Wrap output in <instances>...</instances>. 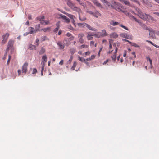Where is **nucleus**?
<instances>
[{"mask_svg": "<svg viewBox=\"0 0 159 159\" xmlns=\"http://www.w3.org/2000/svg\"><path fill=\"white\" fill-rule=\"evenodd\" d=\"M67 5L73 11L78 12L79 13V19L81 21H84L86 20V18L85 17L82 18L81 17L80 13H81V10L79 8L76 7L75 5L72 3L70 1H68L67 2Z\"/></svg>", "mask_w": 159, "mask_h": 159, "instance_id": "obj_1", "label": "nucleus"}, {"mask_svg": "<svg viewBox=\"0 0 159 159\" xmlns=\"http://www.w3.org/2000/svg\"><path fill=\"white\" fill-rule=\"evenodd\" d=\"M118 12H124V10L125 9L124 7L120 3L116 2H114L112 6Z\"/></svg>", "mask_w": 159, "mask_h": 159, "instance_id": "obj_2", "label": "nucleus"}, {"mask_svg": "<svg viewBox=\"0 0 159 159\" xmlns=\"http://www.w3.org/2000/svg\"><path fill=\"white\" fill-rule=\"evenodd\" d=\"M28 63L25 62L23 65L22 67V70H20V69L18 70V72L19 75H20L21 74L24 75L25 74L27 71V67L28 66Z\"/></svg>", "mask_w": 159, "mask_h": 159, "instance_id": "obj_3", "label": "nucleus"}, {"mask_svg": "<svg viewBox=\"0 0 159 159\" xmlns=\"http://www.w3.org/2000/svg\"><path fill=\"white\" fill-rule=\"evenodd\" d=\"M113 48H115V50L114 54L111 56L112 61L115 62L116 60V53L117 52L118 48L117 47H116V44L115 43L113 44Z\"/></svg>", "mask_w": 159, "mask_h": 159, "instance_id": "obj_4", "label": "nucleus"}, {"mask_svg": "<svg viewBox=\"0 0 159 159\" xmlns=\"http://www.w3.org/2000/svg\"><path fill=\"white\" fill-rule=\"evenodd\" d=\"M138 16L142 19L146 20L147 14L142 12L141 11L139 10H138Z\"/></svg>", "mask_w": 159, "mask_h": 159, "instance_id": "obj_5", "label": "nucleus"}, {"mask_svg": "<svg viewBox=\"0 0 159 159\" xmlns=\"http://www.w3.org/2000/svg\"><path fill=\"white\" fill-rule=\"evenodd\" d=\"M78 25L79 26H82V25H83L84 26L86 27L89 30L92 31H96L97 30L96 29L93 28L90 25L85 23H84L82 24H78Z\"/></svg>", "mask_w": 159, "mask_h": 159, "instance_id": "obj_6", "label": "nucleus"}, {"mask_svg": "<svg viewBox=\"0 0 159 159\" xmlns=\"http://www.w3.org/2000/svg\"><path fill=\"white\" fill-rule=\"evenodd\" d=\"M120 36L121 37L128 39H132V37L131 35H128L127 33H120Z\"/></svg>", "mask_w": 159, "mask_h": 159, "instance_id": "obj_7", "label": "nucleus"}, {"mask_svg": "<svg viewBox=\"0 0 159 159\" xmlns=\"http://www.w3.org/2000/svg\"><path fill=\"white\" fill-rule=\"evenodd\" d=\"M9 35V34L8 33H7L2 36V38L3 40L2 41V43L3 44H5L7 42Z\"/></svg>", "mask_w": 159, "mask_h": 159, "instance_id": "obj_8", "label": "nucleus"}, {"mask_svg": "<svg viewBox=\"0 0 159 159\" xmlns=\"http://www.w3.org/2000/svg\"><path fill=\"white\" fill-rule=\"evenodd\" d=\"M14 41L12 40H10L9 41L8 43V46L7 49L8 50L9 49L12 48L13 47Z\"/></svg>", "mask_w": 159, "mask_h": 159, "instance_id": "obj_9", "label": "nucleus"}, {"mask_svg": "<svg viewBox=\"0 0 159 159\" xmlns=\"http://www.w3.org/2000/svg\"><path fill=\"white\" fill-rule=\"evenodd\" d=\"M59 16H60V18L64 20L66 23H68L70 22V19L66 16L63 15L61 14H59Z\"/></svg>", "mask_w": 159, "mask_h": 159, "instance_id": "obj_10", "label": "nucleus"}, {"mask_svg": "<svg viewBox=\"0 0 159 159\" xmlns=\"http://www.w3.org/2000/svg\"><path fill=\"white\" fill-rule=\"evenodd\" d=\"M62 13H63L65 15H67L71 19H72V22H75L74 19L75 18V16H74V15H73L72 14H69V13L66 12H62Z\"/></svg>", "mask_w": 159, "mask_h": 159, "instance_id": "obj_11", "label": "nucleus"}, {"mask_svg": "<svg viewBox=\"0 0 159 159\" xmlns=\"http://www.w3.org/2000/svg\"><path fill=\"white\" fill-rule=\"evenodd\" d=\"M84 34L81 33L78 35V37L79 38V41L81 43H83L84 42V39L83 38L84 36Z\"/></svg>", "mask_w": 159, "mask_h": 159, "instance_id": "obj_12", "label": "nucleus"}, {"mask_svg": "<svg viewBox=\"0 0 159 159\" xmlns=\"http://www.w3.org/2000/svg\"><path fill=\"white\" fill-rule=\"evenodd\" d=\"M100 33L101 37H105L108 35L105 29L102 30Z\"/></svg>", "mask_w": 159, "mask_h": 159, "instance_id": "obj_13", "label": "nucleus"}, {"mask_svg": "<svg viewBox=\"0 0 159 159\" xmlns=\"http://www.w3.org/2000/svg\"><path fill=\"white\" fill-rule=\"evenodd\" d=\"M93 16L96 18H98L99 16H101V14L97 11H95L93 12Z\"/></svg>", "mask_w": 159, "mask_h": 159, "instance_id": "obj_14", "label": "nucleus"}, {"mask_svg": "<svg viewBox=\"0 0 159 159\" xmlns=\"http://www.w3.org/2000/svg\"><path fill=\"white\" fill-rule=\"evenodd\" d=\"M51 30V27H48L42 29L40 30L41 31H43L45 32H49Z\"/></svg>", "mask_w": 159, "mask_h": 159, "instance_id": "obj_15", "label": "nucleus"}, {"mask_svg": "<svg viewBox=\"0 0 159 159\" xmlns=\"http://www.w3.org/2000/svg\"><path fill=\"white\" fill-rule=\"evenodd\" d=\"M42 58L43 61H42L41 63V64L42 66H43L42 63H44V66L45 63V62H46L47 61V57L46 56V55H44L42 57Z\"/></svg>", "mask_w": 159, "mask_h": 159, "instance_id": "obj_16", "label": "nucleus"}, {"mask_svg": "<svg viewBox=\"0 0 159 159\" xmlns=\"http://www.w3.org/2000/svg\"><path fill=\"white\" fill-rule=\"evenodd\" d=\"M93 2L94 4L98 7H100L101 8H102V7L100 3H99L97 0H93Z\"/></svg>", "mask_w": 159, "mask_h": 159, "instance_id": "obj_17", "label": "nucleus"}, {"mask_svg": "<svg viewBox=\"0 0 159 159\" xmlns=\"http://www.w3.org/2000/svg\"><path fill=\"white\" fill-rule=\"evenodd\" d=\"M110 24L111 25L115 26L119 25L120 23L119 22L115 21L113 20H112L110 22Z\"/></svg>", "mask_w": 159, "mask_h": 159, "instance_id": "obj_18", "label": "nucleus"}, {"mask_svg": "<svg viewBox=\"0 0 159 159\" xmlns=\"http://www.w3.org/2000/svg\"><path fill=\"white\" fill-rule=\"evenodd\" d=\"M57 44L59 46L60 48L62 49H64L65 45L64 44H63L61 41H58L57 43Z\"/></svg>", "mask_w": 159, "mask_h": 159, "instance_id": "obj_19", "label": "nucleus"}, {"mask_svg": "<svg viewBox=\"0 0 159 159\" xmlns=\"http://www.w3.org/2000/svg\"><path fill=\"white\" fill-rule=\"evenodd\" d=\"M118 37V35L116 33H113L110 34V37L111 38H116Z\"/></svg>", "mask_w": 159, "mask_h": 159, "instance_id": "obj_20", "label": "nucleus"}, {"mask_svg": "<svg viewBox=\"0 0 159 159\" xmlns=\"http://www.w3.org/2000/svg\"><path fill=\"white\" fill-rule=\"evenodd\" d=\"M87 38L88 40H91L93 39L92 36L93 35L90 32L87 33Z\"/></svg>", "mask_w": 159, "mask_h": 159, "instance_id": "obj_21", "label": "nucleus"}, {"mask_svg": "<svg viewBox=\"0 0 159 159\" xmlns=\"http://www.w3.org/2000/svg\"><path fill=\"white\" fill-rule=\"evenodd\" d=\"M37 19L38 20L40 21L41 22H43V20L45 19V17L44 16H41L37 17Z\"/></svg>", "mask_w": 159, "mask_h": 159, "instance_id": "obj_22", "label": "nucleus"}, {"mask_svg": "<svg viewBox=\"0 0 159 159\" xmlns=\"http://www.w3.org/2000/svg\"><path fill=\"white\" fill-rule=\"evenodd\" d=\"M147 18H146V20L150 21H152L154 20V19L152 17L149 15H147Z\"/></svg>", "mask_w": 159, "mask_h": 159, "instance_id": "obj_23", "label": "nucleus"}, {"mask_svg": "<svg viewBox=\"0 0 159 159\" xmlns=\"http://www.w3.org/2000/svg\"><path fill=\"white\" fill-rule=\"evenodd\" d=\"M120 2H123L124 4L126 5H128L129 6H130V3L128 1L126 0H123L122 1H121Z\"/></svg>", "mask_w": 159, "mask_h": 159, "instance_id": "obj_24", "label": "nucleus"}, {"mask_svg": "<svg viewBox=\"0 0 159 159\" xmlns=\"http://www.w3.org/2000/svg\"><path fill=\"white\" fill-rule=\"evenodd\" d=\"M39 30H35L34 28L30 27V34H33L37 32Z\"/></svg>", "mask_w": 159, "mask_h": 159, "instance_id": "obj_25", "label": "nucleus"}, {"mask_svg": "<svg viewBox=\"0 0 159 159\" xmlns=\"http://www.w3.org/2000/svg\"><path fill=\"white\" fill-rule=\"evenodd\" d=\"M41 24L42 25H48L50 24V22L49 20H43V22H41Z\"/></svg>", "mask_w": 159, "mask_h": 159, "instance_id": "obj_26", "label": "nucleus"}, {"mask_svg": "<svg viewBox=\"0 0 159 159\" xmlns=\"http://www.w3.org/2000/svg\"><path fill=\"white\" fill-rule=\"evenodd\" d=\"M112 44H109V51L107 52L108 54H110L113 51V50H111L112 48Z\"/></svg>", "mask_w": 159, "mask_h": 159, "instance_id": "obj_27", "label": "nucleus"}, {"mask_svg": "<svg viewBox=\"0 0 159 159\" xmlns=\"http://www.w3.org/2000/svg\"><path fill=\"white\" fill-rule=\"evenodd\" d=\"M100 33V32H98L97 33L94 34L93 35H94L96 37L100 38L101 37Z\"/></svg>", "mask_w": 159, "mask_h": 159, "instance_id": "obj_28", "label": "nucleus"}, {"mask_svg": "<svg viewBox=\"0 0 159 159\" xmlns=\"http://www.w3.org/2000/svg\"><path fill=\"white\" fill-rule=\"evenodd\" d=\"M109 44H112V45H113V43H113V40L112 39H109ZM116 44V45L117 44V46H119V44L118 43H115Z\"/></svg>", "mask_w": 159, "mask_h": 159, "instance_id": "obj_29", "label": "nucleus"}, {"mask_svg": "<svg viewBox=\"0 0 159 159\" xmlns=\"http://www.w3.org/2000/svg\"><path fill=\"white\" fill-rule=\"evenodd\" d=\"M75 51L76 49L75 48H72L70 50V52L72 55L73 54L75 53Z\"/></svg>", "mask_w": 159, "mask_h": 159, "instance_id": "obj_30", "label": "nucleus"}, {"mask_svg": "<svg viewBox=\"0 0 159 159\" xmlns=\"http://www.w3.org/2000/svg\"><path fill=\"white\" fill-rule=\"evenodd\" d=\"M48 38L46 36H45L42 37L41 38V40L42 41L46 40H48Z\"/></svg>", "mask_w": 159, "mask_h": 159, "instance_id": "obj_31", "label": "nucleus"}, {"mask_svg": "<svg viewBox=\"0 0 159 159\" xmlns=\"http://www.w3.org/2000/svg\"><path fill=\"white\" fill-rule=\"evenodd\" d=\"M78 58L79 60L82 62H84L85 61V60L83 57H81L80 56L78 57Z\"/></svg>", "mask_w": 159, "mask_h": 159, "instance_id": "obj_32", "label": "nucleus"}, {"mask_svg": "<svg viewBox=\"0 0 159 159\" xmlns=\"http://www.w3.org/2000/svg\"><path fill=\"white\" fill-rule=\"evenodd\" d=\"M131 45L132 46H134L135 47H137V48H139L140 47V46L139 45H138L137 44L135 43H131Z\"/></svg>", "mask_w": 159, "mask_h": 159, "instance_id": "obj_33", "label": "nucleus"}, {"mask_svg": "<svg viewBox=\"0 0 159 159\" xmlns=\"http://www.w3.org/2000/svg\"><path fill=\"white\" fill-rule=\"evenodd\" d=\"M76 65H77L76 62H74L73 63V66L71 67V69L73 70H74L75 69V68L76 66Z\"/></svg>", "mask_w": 159, "mask_h": 159, "instance_id": "obj_34", "label": "nucleus"}, {"mask_svg": "<svg viewBox=\"0 0 159 159\" xmlns=\"http://www.w3.org/2000/svg\"><path fill=\"white\" fill-rule=\"evenodd\" d=\"M45 49L44 48H41V50L39 52V53L40 54H43V53H44L45 52Z\"/></svg>", "mask_w": 159, "mask_h": 159, "instance_id": "obj_35", "label": "nucleus"}, {"mask_svg": "<svg viewBox=\"0 0 159 159\" xmlns=\"http://www.w3.org/2000/svg\"><path fill=\"white\" fill-rule=\"evenodd\" d=\"M88 47V46L87 45H85L84 44H83V45H81V46H80L79 47H78V48L79 49H81L83 48H87Z\"/></svg>", "mask_w": 159, "mask_h": 159, "instance_id": "obj_36", "label": "nucleus"}, {"mask_svg": "<svg viewBox=\"0 0 159 159\" xmlns=\"http://www.w3.org/2000/svg\"><path fill=\"white\" fill-rule=\"evenodd\" d=\"M77 2H78L79 4L81 5H82L84 7L85 6V3L82 2H81L80 0H76Z\"/></svg>", "mask_w": 159, "mask_h": 159, "instance_id": "obj_37", "label": "nucleus"}, {"mask_svg": "<svg viewBox=\"0 0 159 159\" xmlns=\"http://www.w3.org/2000/svg\"><path fill=\"white\" fill-rule=\"evenodd\" d=\"M91 53L89 51H88V52H86L84 53L85 56H86L87 55L89 56L90 55Z\"/></svg>", "mask_w": 159, "mask_h": 159, "instance_id": "obj_38", "label": "nucleus"}, {"mask_svg": "<svg viewBox=\"0 0 159 159\" xmlns=\"http://www.w3.org/2000/svg\"><path fill=\"white\" fill-rule=\"evenodd\" d=\"M42 64H43V66H42L41 71V73L42 76L43 75V71L44 68V63H43H43Z\"/></svg>", "mask_w": 159, "mask_h": 159, "instance_id": "obj_39", "label": "nucleus"}, {"mask_svg": "<svg viewBox=\"0 0 159 159\" xmlns=\"http://www.w3.org/2000/svg\"><path fill=\"white\" fill-rule=\"evenodd\" d=\"M58 29H59V26H58L56 28H55L53 30V31L55 33H57V32Z\"/></svg>", "mask_w": 159, "mask_h": 159, "instance_id": "obj_40", "label": "nucleus"}, {"mask_svg": "<svg viewBox=\"0 0 159 159\" xmlns=\"http://www.w3.org/2000/svg\"><path fill=\"white\" fill-rule=\"evenodd\" d=\"M120 26L127 30H129L128 28L122 25H120Z\"/></svg>", "mask_w": 159, "mask_h": 159, "instance_id": "obj_41", "label": "nucleus"}, {"mask_svg": "<svg viewBox=\"0 0 159 159\" xmlns=\"http://www.w3.org/2000/svg\"><path fill=\"white\" fill-rule=\"evenodd\" d=\"M37 72V70L35 69V68H34L33 69V71L32 73V74H35Z\"/></svg>", "mask_w": 159, "mask_h": 159, "instance_id": "obj_42", "label": "nucleus"}, {"mask_svg": "<svg viewBox=\"0 0 159 159\" xmlns=\"http://www.w3.org/2000/svg\"><path fill=\"white\" fill-rule=\"evenodd\" d=\"M96 56L94 55H91L90 57V58L91 59V60L94 59L95 57Z\"/></svg>", "mask_w": 159, "mask_h": 159, "instance_id": "obj_43", "label": "nucleus"}, {"mask_svg": "<svg viewBox=\"0 0 159 159\" xmlns=\"http://www.w3.org/2000/svg\"><path fill=\"white\" fill-rule=\"evenodd\" d=\"M10 59H11V56L10 55H9L8 58V60L7 61V65H8V64L10 62Z\"/></svg>", "mask_w": 159, "mask_h": 159, "instance_id": "obj_44", "label": "nucleus"}, {"mask_svg": "<svg viewBox=\"0 0 159 159\" xmlns=\"http://www.w3.org/2000/svg\"><path fill=\"white\" fill-rule=\"evenodd\" d=\"M105 3L109 7L111 6V4L110 2L106 1Z\"/></svg>", "mask_w": 159, "mask_h": 159, "instance_id": "obj_45", "label": "nucleus"}, {"mask_svg": "<svg viewBox=\"0 0 159 159\" xmlns=\"http://www.w3.org/2000/svg\"><path fill=\"white\" fill-rule=\"evenodd\" d=\"M39 41V39H37L36 40L35 45L36 46H38V42Z\"/></svg>", "mask_w": 159, "mask_h": 159, "instance_id": "obj_46", "label": "nucleus"}, {"mask_svg": "<svg viewBox=\"0 0 159 159\" xmlns=\"http://www.w3.org/2000/svg\"><path fill=\"white\" fill-rule=\"evenodd\" d=\"M122 40L124 41H126V42H128L130 44H131V43H132V42H131L129 41L127 39H122Z\"/></svg>", "mask_w": 159, "mask_h": 159, "instance_id": "obj_47", "label": "nucleus"}, {"mask_svg": "<svg viewBox=\"0 0 159 159\" xmlns=\"http://www.w3.org/2000/svg\"><path fill=\"white\" fill-rule=\"evenodd\" d=\"M35 48V46L34 45H30V49H34Z\"/></svg>", "mask_w": 159, "mask_h": 159, "instance_id": "obj_48", "label": "nucleus"}, {"mask_svg": "<svg viewBox=\"0 0 159 159\" xmlns=\"http://www.w3.org/2000/svg\"><path fill=\"white\" fill-rule=\"evenodd\" d=\"M102 48H100V50H99V51L98 53V57H100V52L102 51Z\"/></svg>", "mask_w": 159, "mask_h": 159, "instance_id": "obj_49", "label": "nucleus"}, {"mask_svg": "<svg viewBox=\"0 0 159 159\" xmlns=\"http://www.w3.org/2000/svg\"><path fill=\"white\" fill-rule=\"evenodd\" d=\"M30 33V32H27L24 34V36H25Z\"/></svg>", "mask_w": 159, "mask_h": 159, "instance_id": "obj_50", "label": "nucleus"}, {"mask_svg": "<svg viewBox=\"0 0 159 159\" xmlns=\"http://www.w3.org/2000/svg\"><path fill=\"white\" fill-rule=\"evenodd\" d=\"M59 65H62L63 64V60H62L60 62H59Z\"/></svg>", "mask_w": 159, "mask_h": 159, "instance_id": "obj_51", "label": "nucleus"}, {"mask_svg": "<svg viewBox=\"0 0 159 159\" xmlns=\"http://www.w3.org/2000/svg\"><path fill=\"white\" fill-rule=\"evenodd\" d=\"M72 59H73V57H72V56H71L70 57V58L69 60V61L70 62H71L72 61Z\"/></svg>", "mask_w": 159, "mask_h": 159, "instance_id": "obj_52", "label": "nucleus"}, {"mask_svg": "<svg viewBox=\"0 0 159 159\" xmlns=\"http://www.w3.org/2000/svg\"><path fill=\"white\" fill-rule=\"evenodd\" d=\"M87 12L91 15H93V12L91 11H88Z\"/></svg>", "mask_w": 159, "mask_h": 159, "instance_id": "obj_53", "label": "nucleus"}, {"mask_svg": "<svg viewBox=\"0 0 159 159\" xmlns=\"http://www.w3.org/2000/svg\"><path fill=\"white\" fill-rule=\"evenodd\" d=\"M108 59H107V60L105 61H104L103 63V65H105L108 62Z\"/></svg>", "mask_w": 159, "mask_h": 159, "instance_id": "obj_54", "label": "nucleus"}, {"mask_svg": "<svg viewBox=\"0 0 159 159\" xmlns=\"http://www.w3.org/2000/svg\"><path fill=\"white\" fill-rule=\"evenodd\" d=\"M146 41L148 42L149 43H150V44H151L152 45V44H153V43L151 41H150L147 40H146Z\"/></svg>", "mask_w": 159, "mask_h": 159, "instance_id": "obj_55", "label": "nucleus"}, {"mask_svg": "<svg viewBox=\"0 0 159 159\" xmlns=\"http://www.w3.org/2000/svg\"><path fill=\"white\" fill-rule=\"evenodd\" d=\"M131 0L132 1H134V2H135L137 3L138 4H139V2L138 1H137L136 0Z\"/></svg>", "mask_w": 159, "mask_h": 159, "instance_id": "obj_56", "label": "nucleus"}, {"mask_svg": "<svg viewBox=\"0 0 159 159\" xmlns=\"http://www.w3.org/2000/svg\"><path fill=\"white\" fill-rule=\"evenodd\" d=\"M66 35L67 36L69 37L71 36V34L70 33L68 32L66 34Z\"/></svg>", "mask_w": 159, "mask_h": 159, "instance_id": "obj_57", "label": "nucleus"}, {"mask_svg": "<svg viewBox=\"0 0 159 159\" xmlns=\"http://www.w3.org/2000/svg\"><path fill=\"white\" fill-rule=\"evenodd\" d=\"M149 61L150 63V65H151V66H152V60L151 59H149Z\"/></svg>", "mask_w": 159, "mask_h": 159, "instance_id": "obj_58", "label": "nucleus"}, {"mask_svg": "<svg viewBox=\"0 0 159 159\" xmlns=\"http://www.w3.org/2000/svg\"><path fill=\"white\" fill-rule=\"evenodd\" d=\"M152 45L153 46H155V47L157 48H159V46H158V45H157L156 44H154V43H153V44H152Z\"/></svg>", "mask_w": 159, "mask_h": 159, "instance_id": "obj_59", "label": "nucleus"}, {"mask_svg": "<svg viewBox=\"0 0 159 159\" xmlns=\"http://www.w3.org/2000/svg\"><path fill=\"white\" fill-rule=\"evenodd\" d=\"M61 33H62L61 30H60L58 31V35H60L61 34Z\"/></svg>", "mask_w": 159, "mask_h": 159, "instance_id": "obj_60", "label": "nucleus"}, {"mask_svg": "<svg viewBox=\"0 0 159 159\" xmlns=\"http://www.w3.org/2000/svg\"><path fill=\"white\" fill-rule=\"evenodd\" d=\"M153 13L154 14L157 15L158 16L159 15V13H158V12H154Z\"/></svg>", "mask_w": 159, "mask_h": 159, "instance_id": "obj_61", "label": "nucleus"}, {"mask_svg": "<svg viewBox=\"0 0 159 159\" xmlns=\"http://www.w3.org/2000/svg\"><path fill=\"white\" fill-rule=\"evenodd\" d=\"M132 54L134 55L135 58L136 57V56L135 53V52H132Z\"/></svg>", "mask_w": 159, "mask_h": 159, "instance_id": "obj_62", "label": "nucleus"}, {"mask_svg": "<svg viewBox=\"0 0 159 159\" xmlns=\"http://www.w3.org/2000/svg\"><path fill=\"white\" fill-rule=\"evenodd\" d=\"M150 35H152V36H153V34H154V32L152 31H151L149 34Z\"/></svg>", "mask_w": 159, "mask_h": 159, "instance_id": "obj_63", "label": "nucleus"}, {"mask_svg": "<svg viewBox=\"0 0 159 159\" xmlns=\"http://www.w3.org/2000/svg\"><path fill=\"white\" fill-rule=\"evenodd\" d=\"M126 51H125V53L124 54L123 56L124 57H125L126 56Z\"/></svg>", "mask_w": 159, "mask_h": 159, "instance_id": "obj_64", "label": "nucleus"}]
</instances>
